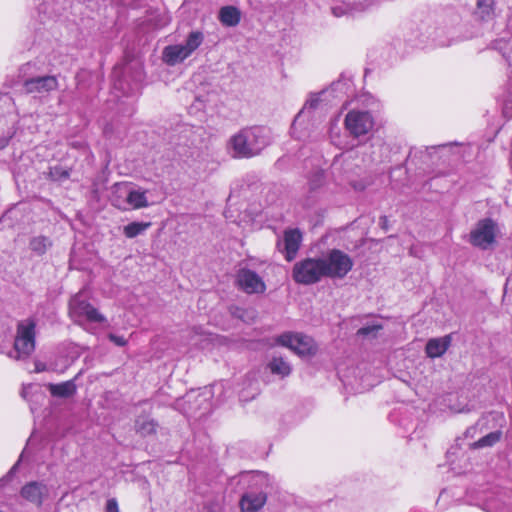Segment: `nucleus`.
Segmentation results:
<instances>
[{"mask_svg":"<svg viewBox=\"0 0 512 512\" xmlns=\"http://www.w3.org/2000/svg\"><path fill=\"white\" fill-rule=\"evenodd\" d=\"M344 83H333L329 88L318 93H311L303 108L295 116L291 125V134L299 140L309 137L310 129H316L321 123V114L331 102L334 93L339 92Z\"/></svg>","mask_w":512,"mask_h":512,"instance_id":"obj_1","label":"nucleus"},{"mask_svg":"<svg viewBox=\"0 0 512 512\" xmlns=\"http://www.w3.org/2000/svg\"><path fill=\"white\" fill-rule=\"evenodd\" d=\"M270 143V131L264 126L240 130L229 140V147L236 158H250L259 154Z\"/></svg>","mask_w":512,"mask_h":512,"instance_id":"obj_2","label":"nucleus"},{"mask_svg":"<svg viewBox=\"0 0 512 512\" xmlns=\"http://www.w3.org/2000/svg\"><path fill=\"white\" fill-rule=\"evenodd\" d=\"M238 483L249 489L240 499L241 510L256 512L261 509L267 500L268 475L260 471H245L239 474Z\"/></svg>","mask_w":512,"mask_h":512,"instance_id":"obj_3","label":"nucleus"},{"mask_svg":"<svg viewBox=\"0 0 512 512\" xmlns=\"http://www.w3.org/2000/svg\"><path fill=\"white\" fill-rule=\"evenodd\" d=\"M203 41L204 34L201 31H192L188 34L185 43L166 46L162 51V59L169 66L179 64L190 57Z\"/></svg>","mask_w":512,"mask_h":512,"instance_id":"obj_4","label":"nucleus"},{"mask_svg":"<svg viewBox=\"0 0 512 512\" xmlns=\"http://www.w3.org/2000/svg\"><path fill=\"white\" fill-rule=\"evenodd\" d=\"M35 349V324L32 321H23L18 324L14 339V349L8 353L10 358L24 359Z\"/></svg>","mask_w":512,"mask_h":512,"instance_id":"obj_5","label":"nucleus"},{"mask_svg":"<svg viewBox=\"0 0 512 512\" xmlns=\"http://www.w3.org/2000/svg\"><path fill=\"white\" fill-rule=\"evenodd\" d=\"M325 276L329 278H344L353 268L352 258L339 249L330 250L321 257Z\"/></svg>","mask_w":512,"mask_h":512,"instance_id":"obj_6","label":"nucleus"},{"mask_svg":"<svg viewBox=\"0 0 512 512\" xmlns=\"http://www.w3.org/2000/svg\"><path fill=\"white\" fill-rule=\"evenodd\" d=\"M296 283L310 285L317 283L325 276L324 267L320 258H306L297 262L292 271Z\"/></svg>","mask_w":512,"mask_h":512,"instance_id":"obj_7","label":"nucleus"},{"mask_svg":"<svg viewBox=\"0 0 512 512\" xmlns=\"http://www.w3.org/2000/svg\"><path fill=\"white\" fill-rule=\"evenodd\" d=\"M84 292H79L69 302V314L74 322L78 324L99 323L104 317L87 302Z\"/></svg>","mask_w":512,"mask_h":512,"instance_id":"obj_8","label":"nucleus"},{"mask_svg":"<svg viewBox=\"0 0 512 512\" xmlns=\"http://www.w3.org/2000/svg\"><path fill=\"white\" fill-rule=\"evenodd\" d=\"M374 125V117L369 111L352 109L345 115V129L353 138L369 134L373 130Z\"/></svg>","mask_w":512,"mask_h":512,"instance_id":"obj_9","label":"nucleus"},{"mask_svg":"<svg viewBox=\"0 0 512 512\" xmlns=\"http://www.w3.org/2000/svg\"><path fill=\"white\" fill-rule=\"evenodd\" d=\"M498 232V225L494 220L490 218L481 219L471 230L469 242L475 247L486 250L495 243Z\"/></svg>","mask_w":512,"mask_h":512,"instance_id":"obj_10","label":"nucleus"},{"mask_svg":"<svg viewBox=\"0 0 512 512\" xmlns=\"http://www.w3.org/2000/svg\"><path fill=\"white\" fill-rule=\"evenodd\" d=\"M276 343L291 349L299 356H312L317 351L314 340L298 332H285L276 338Z\"/></svg>","mask_w":512,"mask_h":512,"instance_id":"obj_11","label":"nucleus"},{"mask_svg":"<svg viewBox=\"0 0 512 512\" xmlns=\"http://www.w3.org/2000/svg\"><path fill=\"white\" fill-rule=\"evenodd\" d=\"M211 389L205 388L202 392H199L197 395L194 392L188 393L184 402L189 403L190 406L187 409L183 410V413L187 416H195L201 417L211 410V397H212Z\"/></svg>","mask_w":512,"mask_h":512,"instance_id":"obj_12","label":"nucleus"},{"mask_svg":"<svg viewBox=\"0 0 512 512\" xmlns=\"http://www.w3.org/2000/svg\"><path fill=\"white\" fill-rule=\"evenodd\" d=\"M495 49L499 50L512 69V38L509 40H497L495 42ZM502 102L504 116L512 118V76L509 78L508 90L507 93L503 95Z\"/></svg>","mask_w":512,"mask_h":512,"instance_id":"obj_13","label":"nucleus"},{"mask_svg":"<svg viewBox=\"0 0 512 512\" xmlns=\"http://www.w3.org/2000/svg\"><path fill=\"white\" fill-rule=\"evenodd\" d=\"M236 282L239 288L247 294H262L266 290L263 279L250 269H240L237 273Z\"/></svg>","mask_w":512,"mask_h":512,"instance_id":"obj_14","label":"nucleus"},{"mask_svg":"<svg viewBox=\"0 0 512 512\" xmlns=\"http://www.w3.org/2000/svg\"><path fill=\"white\" fill-rule=\"evenodd\" d=\"M302 233L299 229H288L284 232L283 240L278 242L279 250L284 253L287 261H292L300 248Z\"/></svg>","mask_w":512,"mask_h":512,"instance_id":"obj_15","label":"nucleus"},{"mask_svg":"<svg viewBox=\"0 0 512 512\" xmlns=\"http://www.w3.org/2000/svg\"><path fill=\"white\" fill-rule=\"evenodd\" d=\"M58 86V79L53 75L33 77L24 82V89L27 93H49L56 90Z\"/></svg>","mask_w":512,"mask_h":512,"instance_id":"obj_16","label":"nucleus"},{"mask_svg":"<svg viewBox=\"0 0 512 512\" xmlns=\"http://www.w3.org/2000/svg\"><path fill=\"white\" fill-rule=\"evenodd\" d=\"M48 495V488L45 484L37 481L29 482L21 489V496L36 505H41L44 497Z\"/></svg>","mask_w":512,"mask_h":512,"instance_id":"obj_17","label":"nucleus"},{"mask_svg":"<svg viewBox=\"0 0 512 512\" xmlns=\"http://www.w3.org/2000/svg\"><path fill=\"white\" fill-rule=\"evenodd\" d=\"M451 344V337L449 335L430 339L425 347L428 357L437 358L441 357L449 348Z\"/></svg>","mask_w":512,"mask_h":512,"instance_id":"obj_18","label":"nucleus"},{"mask_svg":"<svg viewBox=\"0 0 512 512\" xmlns=\"http://www.w3.org/2000/svg\"><path fill=\"white\" fill-rule=\"evenodd\" d=\"M467 497L468 504L480 507L482 510L486 512H495L494 508L496 507V505L494 504L493 497L490 493L482 491L478 496L473 497L471 495V492H469Z\"/></svg>","mask_w":512,"mask_h":512,"instance_id":"obj_19","label":"nucleus"},{"mask_svg":"<svg viewBox=\"0 0 512 512\" xmlns=\"http://www.w3.org/2000/svg\"><path fill=\"white\" fill-rule=\"evenodd\" d=\"M474 14L481 21H491L495 17L494 0H478Z\"/></svg>","mask_w":512,"mask_h":512,"instance_id":"obj_20","label":"nucleus"},{"mask_svg":"<svg viewBox=\"0 0 512 512\" xmlns=\"http://www.w3.org/2000/svg\"><path fill=\"white\" fill-rule=\"evenodd\" d=\"M240 19V11L234 6H225L219 11V20L224 26L234 27L239 24Z\"/></svg>","mask_w":512,"mask_h":512,"instance_id":"obj_21","label":"nucleus"},{"mask_svg":"<svg viewBox=\"0 0 512 512\" xmlns=\"http://www.w3.org/2000/svg\"><path fill=\"white\" fill-rule=\"evenodd\" d=\"M268 368L272 374L282 378L288 376L292 370L290 364L282 357H273L268 363Z\"/></svg>","mask_w":512,"mask_h":512,"instance_id":"obj_22","label":"nucleus"},{"mask_svg":"<svg viewBox=\"0 0 512 512\" xmlns=\"http://www.w3.org/2000/svg\"><path fill=\"white\" fill-rule=\"evenodd\" d=\"M49 390L53 396L69 397L76 391V386L73 381H66L60 384H50Z\"/></svg>","mask_w":512,"mask_h":512,"instance_id":"obj_23","label":"nucleus"},{"mask_svg":"<svg viewBox=\"0 0 512 512\" xmlns=\"http://www.w3.org/2000/svg\"><path fill=\"white\" fill-rule=\"evenodd\" d=\"M150 205L146 191L130 188V209H140Z\"/></svg>","mask_w":512,"mask_h":512,"instance_id":"obj_24","label":"nucleus"},{"mask_svg":"<svg viewBox=\"0 0 512 512\" xmlns=\"http://www.w3.org/2000/svg\"><path fill=\"white\" fill-rule=\"evenodd\" d=\"M157 423L149 417H142L136 420L135 427L138 433L148 436L156 432Z\"/></svg>","mask_w":512,"mask_h":512,"instance_id":"obj_25","label":"nucleus"},{"mask_svg":"<svg viewBox=\"0 0 512 512\" xmlns=\"http://www.w3.org/2000/svg\"><path fill=\"white\" fill-rule=\"evenodd\" d=\"M501 437H502V432L500 430L493 431V432L483 436L478 441L474 442L472 444V447L475 449L491 447V446L495 445L497 442H499Z\"/></svg>","mask_w":512,"mask_h":512,"instance_id":"obj_26","label":"nucleus"},{"mask_svg":"<svg viewBox=\"0 0 512 512\" xmlns=\"http://www.w3.org/2000/svg\"><path fill=\"white\" fill-rule=\"evenodd\" d=\"M51 241L45 236H37L31 239L30 249L38 255L44 254L51 246Z\"/></svg>","mask_w":512,"mask_h":512,"instance_id":"obj_27","label":"nucleus"},{"mask_svg":"<svg viewBox=\"0 0 512 512\" xmlns=\"http://www.w3.org/2000/svg\"><path fill=\"white\" fill-rule=\"evenodd\" d=\"M325 182L324 171L320 168L315 169L308 178V184L311 191L320 188Z\"/></svg>","mask_w":512,"mask_h":512,"instance_id":"obj_28","label":"nucleus"},{"mask_svg":"<svg viewBox=\"0 0 512 512\" xmlns=\"http://www.w3.org/2000/svg\"><path fill=\"white\" fill-rule=\"evenodd\" d=\"M382 329V326L378 323L369 324L366 326L361 327L357 334L362 337H374L376 336V333Z\"/></svg>","mask_w":512,"mask_h":512,"instance_id":"obj_29","label":"nucleus"},{"mask_svg":"<svg viewBox=\"0 0 512 512\" xmlns=\"http://www.w3.org/2000/svg\"><path fill=\"white\" fill-rule=\"evenodd\" d=\"M151 226V222H130V238L142 234Z\"/></svg>","mask_w":512,"mask_h":512,"instance_id":"obj_30","label":"nucleus"},{"mask_svg":"<svg viewBox=\"0 0 512 512\" xmlns=\"http://www.w3.org/2000/svg\"><path fill=\"white\" fill-rule=\"evenodd\" d=\"M126 188L127 187L124 184H116L115 185L116 192L122 191L124 194V199L122 202H119L117 199L113 200L114 205L121 209H126V204L128 203V192H127Z\"/></svg>","mask_w":512,"mask_h":512,"instance_id":"obj_31","label":"nucleus"},{"mask_svg":"<svg viewBox=\"0 0 512 512\" xmlns=\"http://www.w3.org/2000/svg\"><path fill=\"white\" fill-rule=\"evenodd\" d=\"M11 336V329L8 327L3 328L0 332V353H4V349L6 348Z\"/></svg>","mask_w":512,"mask_h":512,"instance_id":"obj_32","label":"nucleus"},{"mask_svg":"<svg viewBox=\"0 0 512 512\" xmlns=\"http://www.w3.org/2000/svg\"><path fill=\"white\" fill-rule=\"evenodd\" d=\"M338 122H339V116H337L335 119H333L330 122L329 135H330L331 141L333 143H336V138L339 137Z\"/></svg>","mask_w":512,"mask_h":512,"instance_id":"obj_33","label":"nucleus"},{"mask_svg":"<svg viewBox=\"0 0 512 512\" xmlns=\"http://www.w3.org/2000/svg\"><path fill=\"white\" fill-rule=\"evenodd\" d=\"M106 512H119L118 503L115 499H109L107 501Z\"/></svg>","mask_w":512,"mask_h":512,"instance_id":"obj_34","label":"nucleus"},{"mask_svg":"<svg viewBox=\"0 0 512 512\" xmlns=\"http://www.w3.org/2000/svg\"><path fill=\"white\" fill-rule=\"evenodd\" d=\"M366 150H367V147L366 146H362L360 147V149H357V150H350L348 152H346L344 154V156L346 158H352L354 155L358 154V153H362V154H365L366 153Z\"/></svg>","mask_w":512,"mask_h":512,"instance_id":"obj_35","label":"nucleus"},{"mask_svg":"<svg viewBox=\"0 0 512 512\" xmlns=\"http://www.w3.org/2000/svg\"><path fill=\"white\" fill-rule=\"evenodd\" d=\"M11 138L12 135H0V150L8 146Z\"/></svg>","mask_w":512,"mask_h":512,"instance_id":"obj_36","label":"nucleus"},{"mask_svg":"<svg viewBox=\"0 0 512 512\" xmlns=\"http://www.w3.org/2000/svg\"><path fill=\"white\" fill-rule=\"evenodd\" d=\"M110 339L118 346H123L126 344V340L123 337H119V336L111 334Z\"/></svg>","mask_w":512,"mask_h":512,"instance_id":"obj_37","label":"nucleus"},{"mask_svg":"<svg viewBox=\"0 0 512 512\" xmlns=\"http://www.w3.org/2000/svg\"><path fill=\"white\" fill-rule=\"evenodd\" d=\"M332 13L336 17H341V16H343L345 14V11L341 7H333L332 8Z\"/></svg>","mask_w":512,"mask_h":512,"instance_id":"obj_38","label":"nucleus"},{"mask_svg":"<svg viewBox=\"0 0 512 512\" xmlns=\"http://www.w3.org/2000/svg\"><path fill=\"white\" fill-rule=\"evenodd\" d=\"M454 42H455V40H454V39H449V40H439V41H438V45H440V46H450V45H452Z\"/></svg>","mask_w":512,"mask_h":512,"instance_id":"obj_39","label":"nucleus"},{"mask_svg":"<svg viewBox=\"0 0 512 512\" xmlns=\"http://www.w3.org/2000/svg\"><path fill=\"white\" fill-rule=\"evenodd\" d=\"M375 161H376V159L372 156H369L367 159L366 158L363 159V163H365V164L370 163V162H375Z\"/></svg>","mask_w":512,"mask_h":512,"instance_id":"obj_40","label":"nucleus"},{"mask_svg":"<svg viewBox=\"0 0 512 512\" xmlns=\"http://www.w3.org/2000/svg\"><path fill=\"white\" fill-rule=\"evenodd\" d=\"M118 73H119V68L116 67L113 71V77L116 78L118 76Z\"/></svg>","mask_w":512,"mask_h":512,"instance_id":"obj_41","label":"nucleus"},{"mask_svg":"<svg viewBox=\"0 0 512 512\" xmlns=\"http://www.w3.org/2000/svg\"><path fill=\"white\" fill-rule=\"evenodd\" d=\"M123 233L128 236V225L123 227Z\"/></svg>","mask_w":512,"mask_h":512,"instance_id":"obj_42","label":"nucleus"}]
</instances>
